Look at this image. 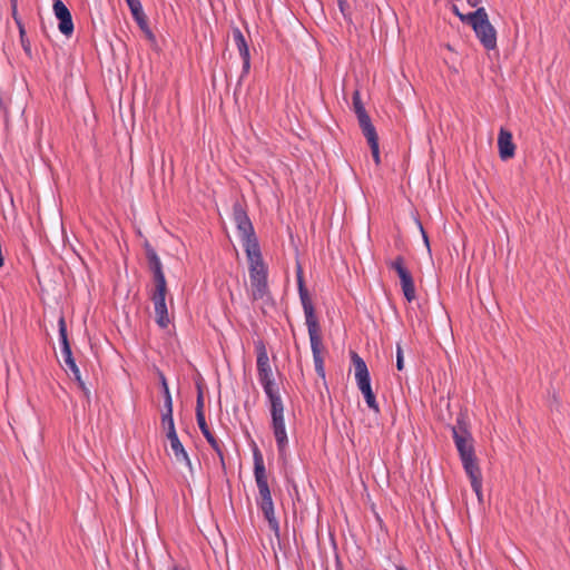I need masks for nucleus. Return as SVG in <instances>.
<instances>
[{
  "mask_svg": "<svg viewBox=\"0 0 570 570\" xmlns=\"http://www.w3.org/2000/svg\"><path fill=\"white\" fill-rule=\"evenodd\" d=\"M253 459H254V475L255 481L258 488L259 500L258 505L264 514V518L268 522L269 529L278 537L279 535V523L275 517L274 512V503L271 495V490L267 482V474L264 464L263 454L254 445L253 448Z\"/></svg>",
  "mask_w": 570,
  "mask_h": 570,
  "instance_id": "obj_1",
  "label": "nucleus"
},
{
  "mask_svg": "<svg viewBox=\"0 0 570 570\" xmlns=\"http://www.w3.org/2000/svg\"><path fill=\"white\" fill-rule=\"evenodd\" d=\"M246 256L249 263L248 269L253 299H268L267 268L264 264L261 250H256L255 246L252 245Z\"/></svg>",
  "mask_w": 570,
  "mask_h": 570,
  "instance_id": "obj_2",
  "label": "nucleus"
},
{
  "mask_svg": "<svg viewBox=\"0 0 570 570\" xmlns=\"http://www.w3.org/2000/svg\"><path fill=\"white\" fill-rule=\"evenodd\" d=\"M468 24H470L487 50L497 48V31L489 20V16L483 7L466 14Z\"/></svg>",
  "mask_w": 570,
  "mask_h": 570,
  "instance_id": "obj_3",
  "label": "nucleus"
},
{
  "mask_svg": "<svg viewBox=\"0 0 570 570\" xmlns=\"http://www.w3.org/2000/svg\"><path fill=\"white\" fill-rule=\"evenodd\" d=\"M58 326H59V337H60V342H61V354L63 357V362L68 366L70 372L72 373V375H73L75 380L77 381L79 389L82 391L85 397L88 401H90V391L86 386L85 382L82 381L81 375H80V370L77 366L76 361L72 356L70 343L68 341V335H67V325H66V321L63 317L59 318Z\"/></svg>",
  "mask_w": 570,
  "mask_h": 570,
  "instance_id": "obj_4",
  "label": "nucleus"
},
{
  "mask_svg": "<svg viewBox=\"0 0 570 570\" xmlns=\"http://www.w3.org/2000/svg\"><path fill=\"white\" fill-rule=\"evenodd\" d=\"M257 375L265 394L268 400L274 396H281L279 390L273 377V371L269 364V358L264 344H261L257 348Z\"/></svg>",
  "mask_w": 570,
  "mask_h": 570,
  "instance_id": "obj_5",
  "label": "nucleus"
},
{
  "mask_svg": "<svg viewBox=\"0 0 570 570\" xmlns=\"http://www.w3.org/2000/svg\"><path fill=\"white\" fill-rule=\"evenodd\" d=\"M233 218L240 234L245 253L247 254V250L252 245L255 246L256 250H261L253 224L239 202H236L233 205Z\"/></svg>",
  "mask_w": 570,
  "mask_h": 570,
  "instance_id": "obj_6",
  "label": "nucleus"
},
{
  "mask_svg": "<svg viewBox=\"0 0 570 570\" xmlns=\"http://www.w3.org/2000/svg\"><path fill=\"white\" fill-rule=\"evenodd\" d=\"M297 287H298L301 303H302L304 314H305V321H306V326H307L308 333L320 332V324L315 316V309H314L309 293L305 286L304 278H303V272H302L301 267H298V269H297Z\"/></svg>",
  "mask_w": 570,
  "mask_h": 570,
  "instance_id": "obj_7",
  "label": "nucleus"
},
{
  "mask_svg": "<svg viewBox=\"0 0 570 570\" xmlns=\"http://www.w3.org/2000/svg\"><path fill=\"white\" fill-rule=\"evenodd\" d=\"M390 268L395 271L401 281L402 292L407 302L415 299V286L412 274L404 265L403 256H397L393 262L389 264Z\"/></svg>",
  "mask_w": 570,
  "mask_h": 570,
  "instance_id": "obj_8",
  "label": "nucleus"
},
{
  "mask_svg": "<svg viewBox=\"0 0 570 570\" xmlns=\"http://www.w3.org/2000/svg\"><path fill=\"white\" fill-rule=\"evenodd\" d=\"M167 284L155 285L151 301L155 307L156 323L161 328H166L170 323L166 305Z\"/></svg>",
  "mask_w": 570,
  "mask_h": 570,
  "instance_id": "obj_9",
  "label": "nucleus"
},
{
  "mask_svg": "<svg viewBox=\"0 0 570 570\" xmlns=\"http://www.w3.org/2000/svg\"><path fill=\"white\" fill-rule=\"evenodd\" d=\"M453 440L459 454H463L464 451L474 449L472 444L471 433L468 431L463 416L456 419V424L452 428Z\"/></svg>",
  "mask_w": 570,
  "mask_h": 570,
  "instance_id": "obj_10",
  "label": "nucleus"
},
{
  "mask_svg": "<svg viewBox=\"0 0 570 570\" xmlns=\"http://www.w3.org/2000/svg\"><path fill=\"white\" fill-rule=\"evenodd\" d=\"M53 13L59 20V31L66 37H70L73 32V22L69 9L61 0L53 1Z\"/></svg>",
  "mask_w": 570,
  "mask_h": 570,
  "instance_id": "obj_11",
  "label": "nucleus"
},
{
  "mask_svg": "<svg viewBox=\"0 0 570 570\" xmlns=\"http://www.w3.org/2000/svg\"><path fill=\"white\" fill-rule=\"evenodd\" d=\"M351 358L355 368L357 387L360 389L361 393L371 390V377L366 363L356 352L351 353Z\"/></svg>",
  "mask_w": 570,
  "mask_h": 570,
  "instance_id": "obj_12",
  "label": "nucleus"
},
{
  "mask_svg": "<svg viewBox=\"0 0 570 570\" xmlns=\"http://www.w3.org/2000/svg\"><path fill=\"white\" fill-rule=\"evenodd\" d=\"M144 249H145L146 258L148 262V267H149L150 272L153 273V278H154L155 285L167 284L160 258L158 257L154 247L148 242H146L144 245Z\"/></svg>",
  "mask_w": 570,
  "mask_h": 570,
  "instance_id": "obj_13",
  "label": "nucleus"
},
{
  "mask_svg": "<svg viewBox=\"0 0 570 570\" xmlns=\"http://www.w3.org/2000/svg\"><path fill=\"white\" fill-rule=\"evenodd\" d=\"M308 335L311 341V348L313 353L315 371L320 377L325 379L324 360L321 355L322 337L320 335V332L308 333Z\"/></svg>",
  "mask_w": 570,
  "mask_h": 570,
  "instance_id": "obj_14",
  "label": "nucleus"
},
{
  "mask_svg": "<svg viewBox=\"0 0 570 570\" xmlns=\"http://www.w3.org/2000/svg\"><path fill=\"white\" fill-rule=\"evenodd\" d=\"M499 156L502 160L511 159L515 153V145L512 140V134L501 128L498 137Z\"/></svg>",
  "mask_w": 570,
  "mask_h": 570,
  "instance_id": "obj_15",
  "label": "nucleus"
},
{
  "mask_svg": "<svg viewBox=\"0 0 570 570\" xmlns=\"http://www.w3.org/2000/svg\"><path fill=\"white\" fill-rule=\"evenodd\" d=\"M233 39L243 59V75H247L250 69L249 48L243 32L238 28L233 29Z\"/></svg>",
  "mask_w": 570,
  "mask_h": 570,
  "instance_id": "obj_16",
  "label": "nucleus"
},
{
  "mask_svg": "<svg viewBox=\"0 0 570 570\" xmlns=\"http://www.w3.org/2000/svg\"><path fill=\"white\" fill-rule=\"evenodd\" d=\"M462 465H463V469H464L466 475L470 479L471 487H472L473 491L478 495L479 500H481V495H482V474H481V470H480V466L478 464V461L474 460V461H471V462L463 463Z\"/></svg>",
  "mask_w": 570,
  "mask_h": 570,
  "instance_id": "obj_17",
  "label": "nucleus"
},
{
  "mask_svg": "<svg viewBox=\"0 0 570 570\" xmlns=\"http://www.w3.org/2000/svg\"><path fill=\"white\" fill-rule=\"evenodd\" d=\"M166 436L170 443V448L174 452L176 462H178L180 464L181 463L185 464L188 468V470L190 472H193V465H191L190 459H189L183 443L180 442V440L177 435V432H173L171 434H167Z\"/></svg>",
  "mask_w": 570,
  "mask_h": 570,
  "instance_id": "obj_18",
  "label": "nucleus"
},
{
  "mask_svg": "<svg viewBox=\"0 0 570 570\" xmlns=\"http://www.w3.org/2000/svg\"><path fill=\"white\" fill-rule=\"evenodd\" d=\"M271 416H272V429L279 430L285 429L284 420V404L281 396H274L269 399Z\"/></svg>",
  "mask_w": 570,
  "mask_h": 570,
  "instance_id": "obj_19",
  "label": "nucleus"
},
{
  "mask_svg": "<svg viewBox=\"0 0 570 570\" xmlns=\"http://www.w3.org/2000/svg\"><path fill=\"white\" fill-rule=\"evenodd\" d=\"M197 424H198L203 435L205 436V439L209 443V445L217 453V455L219 458V461H220L222 468L225 469V459H224V452H223L222 443L210 432L206 421H204L203 423H197Z\"/></svg>",
  "mask_w": 570,
  "mask_h": 570,
  "instance_id": "obj_20",
  "label": "nucleus"
},
{
  "mask_svg": "<svg viewBox=\"0 0 570 570\" xmlns=\"http://www.w3.org/2000/svg\"><path fill=\"white\" fill-rule=\"evenodd\" d=\"M360 128L362 129L363 135L365 136L368 145L377 144L379 136L375 127L373 126L370 116L358 120Z\"/></svg>",
  "mask_w": 570,
  "mask_h": 570,
  "instance_id": "obj_21",
  "label": "nucleus"
},
{
  "mask_svg": "<svg viewBox=\"0 0 570 570\" xmlns=\"http://www.w3.org/2000/svg\"><path fill=\"white\" fill-rule=\"evenodd\" d=\"M134 20L137 22L138 27L141 29V31L145 33L148 40L155 41V35L150 30L148 26V19L144 12V10L135 12L132 14Z\"/></svg>",
  "mask_w": 570,
  "mask_h": 570,
  "instance_id": "obj_22",
  "label": "nucleus"
},
{
  "mask_svg": "<svg viewBox=\"0 0 570 570\" xmlns=\"http://www.w3.org/2000/svg\"><path fill=\"white\" fill-rule=\"evenodd\" d=\"M273 433L276 440L279 458L283 459L286 455V448L288 445L286 429L273 430Z\"/></svg>",
  "mask_w": 570,
  "mask_h": 570,
  "instance_id": "obj_23",
  "label": "nucleus"
},
{
  "mask_svg": "<svg viewBox=\"0 0 570 570\" xmlns=\"http://www.w3.org/2000/svg\"><path fill=\"white\" fill-rule=\"evenodd\" d=\"M17 27L19 29V37H20V42H21L22 49H23L24 53L29 58H31L32 57L31 43L27 37L26 29H24L22 21H18Z\"/></svg>",
  "mask_w": 570,
  "mask_h": 570,
  "instance_id": "obj_24",
  "label": "nucleus"
},
{
  "mask_svg": "<svg viewBox=\"0 0 570 570\" xmlns=\"http://www.w3.org/2000/svg\"><path fill=\"white\" fill-rule=\"evenodd\" d=\"M353 108L356 114L357 120L368 117V114L366 112V110L362 104L361 96L357 90L354 91V94H353Z\"/></svg>",
  "mask_w": 570,
  "mask_h": 570,
  "instance_id": "obj_25",
  "label": "nucleus"
},
{
  "mask_svg": "<svg viewBox=\"0 0 570 570\" xmlns=\"http://www.w3.org/2000/svg\"><path fill=\"white\" fill-rule=\"evenodd\" d=\"M161 426L166 431V435L176 432L173 412H164L161 414Z\"/></svg>",
  "mask_w": 570,
  "mask_h": 570,
  "instance_id": "obj_26",
  "label": "nucleus"
},
{
  "mask_svg": "<svg viewBox=\"0 0 570 570\" xmlns=\"http://www.w3.org/2000/svg\"><path fill=\"white\" fill-rule=\"evenodd\" d=\"M196 420H197V423H203L204 421H206L205 413H204V396H203V392L200 390L198 391L197 401H196Z\"/></svg>",
  "mask_w": 570,
  "mask_h": 570,
  "instance_id": "obj_27",
  "label": "nucleus"
},
{
  "mask_svg": "<svg viewBox=\"0 0 570 570\" xmlns=\"http://www.w3.org/2000/svg\"><path fill=\"white\" fill-rule=\"evenodd\" d=\"M364 399H365V402L367 404V406L373 410L375 413H379L380 412V407H379V404L376 402V399H375V394L373 392V390H368V391H365L362 393Z\"/></svg>",
  "mask_w": 570,
  "mask_h": 570,
  "instance_id": "obj_28",
  "label": "nucleus"
},
{
  "mask_svg": "<svg viewBox=\"0 0 570 570\" xmlns=\"http://www.w3.org/2000/svg\"><path fill=\"white\" fill-rule=\"evenodd\" d=\"M396 368L399 371L404 368L403 350L400 343L396 344Z\"/></svg>",
  "mask_w": 570,
  "mask_h": 570,
  "instance_id": "obj_29",
  "label": "nucleus"
},
{
  "mask_svg": "<svg viewBox=\"0 0 570 570\" xmlns=\"http://www.w3.org/2000/svg\"><path fill=\"white\" fill-rule=\"evenodd\" d=\"M337 4L340 8V11L344 16L345 19H351V12L350 7L346 0H337Z\"/></svg>",
  "mask_w": 570,
  "mask_h": 570,
  "instance_id": "obj_30",
  "label": "nucleus"
},
{
  "mask_svg": "<svg viewBox=\"0 0 570 570\" xmlns=\"http://www.w3.org/2000/svg\"><path fill=\"white\" fill-rule=\"evenodd\" d=\"M165 412H173V399L169 387H166V395H164Z\"/></svg>",
  "mask_w": 570,
  "mask_h": 570,
  "instance_id": "obj_31",
  "label": "nucleus"
},
{
  "mask_svg": "<svg viewBox=\"0 0 570 570\" xmlns=\"http://www.w3.org/2000/svg\"><path fill=\"white\" fill-rule=\"evenodd\" d=\"M126 2H127L128 7L130 9L131 14H134L135 12L144 10L142 6H141V2L139 0H126Z\"/></svg>",
  "mask_w": 570,
  "mask_h": 570,
  "instance_id": "obj_32",
  "label": "nucleus"
},
{
  "mask_svg": "<svg viewBox=\"0 0 570 570\" xmlns=\"http://www.w3.org/2000/svg\"><path fill=\"white\" fill-rule=\"evenodd\" d=\"M459 455H460V459L462 461V464L476 460V456H475V453H474V449L469 450V451H464L463 454H459Z\"/></svg>",
  "mask_w": 570,
  "mask_h": 570,
  "instance_id": "obj_33",
  "label": "nucleus"
},
{
  "mask_svg": "<svg viewBox=\"0 0 570 570\" xmlns=\"http://www.w3.org/2000/svg\"><path fill=\"white\" fill-rule=\"evenodd\" d=\"M372 157L376 165H380L381 158H380V148L379 142L370 145Z\"/></svg>",
  "mask_w": 570,
  "mask_h": 570,
  "instance_id": "obj_34",
  "label": "nucleus"
},
{
  "mask_svg": "<svg viewBox=\"0 0 570 570\" xmlns=\"http://www.w3.org/2000/svg\"><path fill=\"white\" fill-rule=\"evenodd\" d=\"M10 4H11L12 18H13L16 24H17L18 21H22L21 18L19 17V14H18V0H10Z\"/></svg>",
  "mask_w": 570,
  "mask_h": 570,
  "instance_id": "obj_35",
  "label": "nucleus"
},
{
  "mask_svg": "<svg viewBox=\"0 0 570 570\" xmlns=\"http://www.w3.org/2000/svg\"><path fill=\"white\" fill-rule=\"evenodd\" d=\"M452 10L454 12V14L462 21V22H466L468 23V19H465L466 14H463L459 11L458 7L456 6H453L452 7Z\"/></svg>",
  "mask_w": 570,
  "mask_h": 570,
  "instance_id": "obj_36",
  "label": "nucleus"
},
{
  "mask_svg": "<svg viewBox=\"0 0 570 570\" xmlns=\"http://www.w3.org/2000/svg\"><path fill=\"white\" fill-rule=\"evenodd\" d=\"M160 382H161V386H163V391H164V395H166V387H168V384H167V381H166V377L164 374L160 373Z\"/></svg>",
  "mask_w": 570,
  "mask_h": 570,
  "instance_id": "obj_37",
  "label": "nucleus"
},
{
  "mask_svg": "<svg viewBox=\"0 0 570 570\" xmlns=\"http://www.w3.org/2000/svg\"><path fill=\"white\" fill-rule=\"evenodd\" d=\"M419 226H420V229H421V232H422V235H423L424 242H425L426 246H429V238H428V235L425 234V232H424V229H423V227H422V225H421L420 223H419Z\"/></svg>",
  "mask_w": 570,
  "mask_h": 570,
  "instance_id": "obj_38",
  "label": "nucleus"
},
{
  "mask_svg": "<svg viewBox=\"0 0 570 570\" xmlns=\"http://www.w3.org/2000/svg\"><path fill=\"white\" fill-rule=\"evenodd\" d=\"M471 7H478L482 0H466Z\"/></svg>",
  "mask_w": 570,
  "mask_h": 570,
  "instance_id": "obj_39",
  "label": "nucleus"
},
{
  "mask_svg": "<svg viewBox=\"0 0 570 570\" xmlns=\"http://www.w3.org/2000/svg\"><path fill=\"white\" fill-rule=\"evenodd\" d=\"M397 570H407V569L402 567V566H400V567H397Z\"/></svg>",
  "mask_w": 570,
  "mask_h": 570,
  "instance_id": "obj_40",
  "label": "nucleus"
}]
</instances>
